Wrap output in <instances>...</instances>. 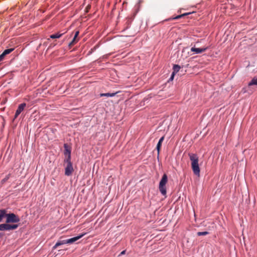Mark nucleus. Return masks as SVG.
Listing matches in <instances>:
<instances>
[{
    "instance_id": "obj_1",
    "label": "nucleus",
    "mask_w": 257,
    "mask_h": 257,
    "mask_svg": "<svg viewBox=\"0 0 257 257\" xmlns=\"http://www.w3.org/2000/svg\"><path fill=\"white\" fill-rule=\"evenodd\" d=\"M65 156H68L67 159V167L65 168V175H71L74 171L72 164L70 161L71 159V150L68 146L65 144Z\"/></svg>"
},
{
    "instance_id": "obj_2",
    "label": "nucleus",
    "mask_w": 257,
    "mask_h": 257,
    "mask_svg": "<svg viewBox=\"0 0 257 257\" xmlns=\"http://www.w3.org/2000/svg\"><path fill=\"white\" fill-rule=\"evenodd\" d=\"M168 182V176L166 174H164L162 179H161L159 185V189L160 192L163 195H166L167 193L166 185Z\"/></svg>"
},
{
    "instance_id": "obj_3",
    "label": "nucleus",
    "mask_w": 257,
    "mask_h": 257,
    "mask_svg": "<svg viewBox=\"0 0 257 257\" xmlns=\"http://www.w3.org/2000/svg\"><path fill=\"white\" fill-rule=\"evenodd\" d=\"M6 217H7V223H17L20 221L19 217L14 213H6Z\"/></svg>"
},
{
    "instance_id": "obj_4",
    "label": "nucleus",
    "mask_w": 257,
    "mask_h": 257,
    "mask_svg": "<svg viewBox=\"0 0 257 257\" xmlns=\"http://www.w3.org/2000/svg\"><path fill=\"white\" fill-rule=\"evenodd\" d=\"M18 225L17 224H11L9 223H6L4 224H0V230L1 231H5V230H14L17 228Z\"/></svg>"
},
{
    "instance_id": "obj_5",
    "label": "nucleus",
    "mask_w": 257,
    "mask_h": 257,
    "mask_svg": "<svg viewBox=\"0 0 257 257\" xmlns=\"http://www.w3.org/2000/svg\"><path fill=\"white\" fill-rule=\"evenodd\" d=\"M198 162H197V163H193V164H191V166L193 173L197 176L199 177L200 176V169Z\"/></svg>"
},
{
    "instance_id": "obj_6",
    "label": "nucleus",
    "mask_w": 257,
    "mask_h": 257,
    "mask_svg": "<svg viewBox=\"0 0 257 257\" xmlns=\"http://www.w3.org/2000/svg\"><path fill=\"white\" fill-rule=\"evenodd\" d=\"M188 156L191 161V165L197 163V162H199L198 157L196 154L189 153Z\"/></svg>"
},
{
    "instance_id": "obj_7",
    "label": "nucleus",
    "mask_w": 257,
    "mask_h": 257,
    "mask_svg": "<svg viewBox=\"0 0 257 257\" xmlns=\"http://www.w3.org/2000/svg\"><path fill=\"white\" fill-rule=\"evenodd\" d=\"M83 235H84V234H81L77 236L71 238L67 239L65 240V243H69V244L73 243L74 242H75L76 241L78 240L80 238H81Z\"/></svg>"
},
{
    "instance_id": "obj_8",
    "label": "nucleus",
    "mask_w": 257,
    "mask_h": 257,
    "mask_svg": "<svg viewBox=\"0 0 257 257\" xmlns=\"http://www.w3.org/2000/svg\"><path fill=\"white\" fill-rule=\"evenodd\" d=\"M26 106L25 103H22L20 105H19L18 108L16 110L15 115V118H16L18 115L21 113L22 111L24 109V108Z\"/></svg>"
},
{
    "instance_id": "obj_9",
    "label": "nucleus",
    "mask_w": 257,
    "mask_h": 257,
    "mask_svg": "<svg viewBox=\"0 0 257 257\" xmlns=\"http://www.w3.org/2000/svg\"><path fill=\"white\" fill-rule=\"evenodd\" d=\"M207 48H197L195 47H192L191 49V51L192 52H194L195 54H200L205 52L207 50Z\"/></svg>"
},
{
    "instance_id": "obj_10",
    "label": "nucleus",
    "mask_w": 257,
    "mask_h": 257,
    "mask_svg": "<svg viewBox=\"0 0 257 257\" xmlns=\"http://www.w3.org/2000/svg\"><path fill=\"white\" fill-rule=\"evenodd\" d=\"M14 49L13 48L8 49L5 50L3 53L0 55V61H2L5 56L10 53H11Z\"/></svg>"
},
{
    "instance_id": "obj_11",
    "label": "nucleus",
    "mask_w": 257,
    "mask_h": 257,
    "mask_svg": "<svg viewBox=\"0 0 257 257\" xmlns=\"http://www.w3.org/2000/svg\"><path fill=\"white\" fill-rule=\"evenodd\" d=\"M79 33V31L75 32V33L74 36L73 38V40L71 42H70L69 43V46L70 47L72 45H73L74 44H75L77 42L78 39H77V37L78 36Z\"/></svg>"
},
{
    "instance_id": "obj_12",
    "label": "nucleus",
    "mask_w": 257,
    "mask_h": 257,
    "mask_svg": "<svg viewBox=\"0 0 257 257\" xmlns=\"http://www.w3.org/2000/svg\"><path fill=\"white\" fill-rule=\"evenodd\" d=\"M164 136H163L162 137H161L159 141V142L158 143V144L157 145V150L158 151V153L159 154V152H160V150L161 149V145H162V142H163L164 140Z\"/></svg>"
},
{
    "instance_id": "obj_13",
    "label": "nucleus",
    "mask_w": 257,
    "mask_h": 257,
    "mask_svg": "<svg viewBox=\"0 0 257 257\" xmlns=\"http://www.w3.org/2000/svg\"><path fill=\"white\" fill-rule=\"evenodd\" d=\"M116 93H117V92L100 93L99 95L100 97H102V96L113 97V96H114Z\"/></svg>"
},
{
    "instance_id": "obj_14",
    "label": "nucleus",
    "mask_w": 257,
    "mask_h": 257,
    "mask_svg": "<svg viewBox=\"0 0 257 257\" xmlns=\"http://www.w3.org/2000/svg\"><path fill=\"white\" fill-rule=\"evenodd\" d=\"M6 211L5 210H0V222L6 216Z\"/></svg>"
},
{
    "instance_id": "obj_15",
    "label": "nucleus",
    "mask_w": 257,
    "mask_h": 257,
    "mask_svg": "<svg viewBox=\"0 0 257 257\" xmlns=\"http://www.w3.org/2000/svg\"><path fill=\"white\" fill-rule=\"evenodd\" d=\"M253 85H257V78H253L248 83V86H250Z\"/></svg>"
},
{
    "instance_id": "obj_16",
    "label": "nucleus",
    "mask_w": 257,
    "mask_h": 257,
    "mask_svg": "<svg viewBox=\"0 0 257 257\" xmlns=\"http://www.w3.org/2000/svg\"><path fill=\"white\" fill-rule=\"evenodd\" d=\"M180 66L178 65H174L173 66V72L175 74L176 73L178 72L179 70L180 69Z\"/></svg>"
},
{
    "instance_id": "obj_17",
    "label": "nucleus",
    "mask_w": 257,
    "mask_h": 257,
    "mask_svg": "<svg viewBox=\"0 0 257 257\" xmlns=\"http://www.w3.org/2000/svg\"><path fill=\"white\" fill-rule=\"evenodd\" d=\"M62 34H59V33L51 35L50 36V38H52V39L59 38L62 36Z\"/></svg>"
},
{
    "instance_id": "obj_18",
    "label": "nucleus",
    "mask_w": 257,
    "mask_h": 257,
    "mask_svg": "<svg viewBox=\"0 0 257 257\" xmlns=\"http://www.w3.org/2000/svg\"><path fill=\"white\" fill-rule=\"evenodd\" d=\"M209 233L207 231H203V232H197V235L198 236H201V235H206L208 234Z\"/></svg>"
},
{
    "instance_id": "obj_19",
    "label": "nucleus",
    "mask_w": 257,
    "mask_h": 257,
    "mask_svg": "<svg viewBox=\"0 0 257 257\" xmlns=\"http://www.w3.org/2000/svg\"><path fill=\"white\" fill-rule=\"evenodd\" d=\"M192 13H183L182 14H181V15H177V16H181V17H183V16H187L191 14H192Z\"/></svg>"
},
{
    "instance_id": "obj_20",
    "label": "nucleus",
    "mask_w": 257,
    "mask_h": 257,
    "mask_svg": "<svg viewBox=\"0 0 257 257\" xmlns=\"http://www.w3.org/2000/svg\"><path fill=\"white\" fill-rule=\"evenodd\" d=\"M180 17H173L172 18H170V19H167V20H164L165 21H170L171 20H175V19H177L178 18H180Z\"/></svg>"
},
{
    "instance_id": "obj_21",
    "label": "nucleus",
    "mask_w": 257,
    "mask_h": 257,
    "mask_svg": "<svg viewBox=\"0 0 257 257\" xmlns=\"http://www.w3.org/2000/svg\"><path fill=\"white\" fill-rule=\"evenodd\" d=\"M63 243L57 242L54 246V248H57L59 245L62 244Z\"/></svg>"
},
{
    "instance_id": "obj_22",
    "label": "nucleus",
    "mask_w": 257,
    "mask_h": 257,
    "mask_svg": "<svg viewBox=\"0 0 257 257\" xmlns=\"http://www.w3.org/2000/svg\"><path fill=\"white\" fill-rule=\"evenodd\" d=\"M174 75H175V73H174V72H173L170 79L173 80L174 78Z\"/></svg>"
},
{
    "instance_id": "obj_23",
    "label": "nucleus",
    "mask_w": 257,
    "mask_h": 257,
    "mask_svg": "<svg viewBox=\"0 0 257 257\" xmlns=\"http://www.w3.org/2000/svg\"><path fill=\"white\" fill-rule=\"evenodd\" d=\"M125 250H123L122 251H121L119 254V255H122V254H124L125 253Z\"/></svg>"
},
{
    "instance_id": "obj_24",
    "label": "nucleus",
    "mask_w": 257,
    "mask_h": 257,
    "mask_svg": "<svg viewBox=\"0 0 257 257\" xmlns=\"http://www.w3.org/2000/svg\"><path fill=\"white\" fill-rule=\"evenodd\" d=\"M141 3H142V1H141V0H139V3H138V4L137 5V7H139V4H140Z\"/></svg>"
}]
</instances>
